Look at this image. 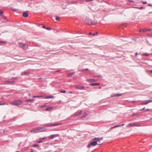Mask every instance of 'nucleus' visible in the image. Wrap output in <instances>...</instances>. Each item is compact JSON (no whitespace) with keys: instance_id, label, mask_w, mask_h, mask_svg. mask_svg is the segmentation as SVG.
Instances as JSON below:
<instances>
[{"instance_id":"nucleus-41","label":"nucleus","mask_w":152,"mask_h":152,"mask_svg":"<svg viewBox=\"0 0 152 152\" xmlns=\"http://www.w3.org/2000/svg\"><path fill=\"white\" fill-rule=\"evenodd\" d=\"M42 142H43V141H42L41 140H40V141H38V142L39 143H40Z\"/></svg>"},{"instance_id":"nucleus-30","label":"nucleus","mask_w":152,"mask_h":152,"mask_svg":"<svg viewBox=\"0 0 152 152\" xmlns=\"http://www.w3.org/2000/svg\"><path fill=\"white\" fill-rule=\"evenodd\" d=\"M46 29L47 30H51V28L50 27H47L46 28Z\"/></svg>"},{"instance_id":"nucleus-20","label":"nucleus","mask_w":152,"mask_h":152,"mask_svg":"<svg viewBox=\"0 0 152 152\" xmlns=\"http://www.w3.org/2000/svg\"><path fill=\"white\" fill-rule=\"evenodd\" d=\"M29 74V73L28 72H22L21 73V75H25L28 74Z\"/></svg>"},{"instance_id":"nucleus-12","label":"nucleus","mask_w":152,"mask_h":152,"mask_svg":"<svg viewBox=\"0 0 152 152\" xmlns=\"http://www.w3.org/2000/svg\"><path fill=\"white\" fill-rule=\"evenodd\" d=\"M54 96H48L44 97L45 99H53Z\"/></svg>"},{"instance_id":"nucleus-38","label":"nucleus","mask_w":152,"mask_h":152,"mask_svg":"<svg viewBox=\"0 0 152 152\" xmlns=\"http://www.w3.org/2000/svg\"><path fill=\"white\" fill-rule=\"evenodd\" d=\"M3 13V11H0V15H1Z\"/></svg>"},{"instance_id":"nucleus-45","label":"nucleus","mask_w":152,"mask_h":152,"mask_svg":"<svg viewBox=\"0 0 152 152\" xmlns=\"http://www.w3.org/2000/svg\"><path fill=\"white\" fill-rule=\"evenodd\" d=\"M117 127L121 126V125H117Z\"/></svg>"},{"instance_id":"nucleus-9","label":"nucleus","mask_w":152,"mask_h":152,"mask_svg":"<svg viewBox=\"0 0 152 152\" xmlns=\"http://www.w3.org/2000/svg\"><path fill=\"white\" fill-rule=\"evenodd\" d=\"M57 135V134L51 135L48 136V138L49 139H52L56 137Z\"/></svg>"},{"instance_id":"nucleus-27","label":"nucleus","mask_w":152,"mask_h":152,"mask_svg":"<svg viewBox=\"0 0 152 152\" xmlns=\"http://www.w3.org/2000/svg\"><path fill=\"white\" fill-rule=\"evenodd\" d=\"M121 94H115V96H121Z\"/></svg>"},{"instance_id":"nucleus-2","label":"nucleus","mask_w":152,"mask_h":152,"mask_svg":"<svg viewBox=\"0 0 152 152\" xmlns=\"http://www.w3.org/2000/svg\"><path fill=\"white\" fill-rule=\"evenodd\" d=\"M140 124L137 123H131L128 124L127 126V127L129 128L133 126H140Z\"/></svg>"},{"instance_id":"nucleus-4","label":"nucleus","mask_w":152,"mask_h":152,"mask_svg":"<svg viewBox=\"0 0 152 152\" xmlns=\"http://www.w3.org/2000/svg\"><path fill=\"white\" fill-rule=\"evenodd\" d=\"M19 45L23 49H25L26 48H27L28 47L27 45L21 42H19Z\"/></svg>"},{"instance_id":"nucleus-24","label":"nucleus","mask_w":152,"mask_h":152,"mask_svg":"<svg viewBox=\"0 0 152 152\" xmlns=\"http://www.w3.org/2000/svg\"><path fill=\"white\" fill-rule=\"evenodd\" d=\"M47 139V137H44L43 138H40L39 139V140H45V139Z\"/></svg>"},{"instance_id":"nucleus-1","label":"nucleus","mask_w":152,"mask_h":152,"mask_svg":"<svg viewBox=\"0 0 152 152\" xmlns=\"http://www.w3.org/2000/svg\"><path fill=\"white\" fill-rule=\"evenodd\" d=\"M92 141L89 143L87 146V147L88 148H90L91 146H95L96 145H102L103 143H97L96 142L95 140H92Z\"/></svg>"},{"instance_id":"nucleus-11","label":"nucleus","mask_w":152,"mask_h":152,"mask_svg":"<svg viewBox=\"0 0 152 152\" xmlns=\"http://www.w3.org/2000/svg\"><path fill=\"white\" fill-rule=\"evenodd\" d=\"M81 113L82 111H80L78 112H76L75 113H74L73 115L74 116L76 117L81 115Z\"/></svg>"},{"instance_id":"nucleus-54","label":"nucleus","mask_w":152,"mask_h":152,"mask_svg":"<svg viewBox=\"0 0 152 152\" xmlns=\"http://www.w3.org/2000/svg\"><path fill=\"white\" fill-rule=\"evenodd\" d=\"M99 89H101V87H99Z\"/></svg>"},{"instance_id":"nucleus-15","label":"nucleus","mask_w":152,"mask_h":152,"mask_svg":"<svg viewBox=\"0 0 152 152\" xmlns=\"http://www.w3.org/2000/svg\"><path fill=\"white\" fill-rule=\"evenodd\" d=\"M86 22L88 24L91 25V24H93V23L91 22V20H88L87 19H86Z\"/></svg>"},{"instance_id":"nucleus-47","label":"nucleus","mask_w":152,"mask_h":152,"mask_svg":"<svg viewBox=\"0 0 152 152\" xmlns=\"http://www.w3.org/2000/svg\"><path fill=\"white\" fill-rule=\"evenodd\" d=\"M120 125H121V126H124V124H121Z\"/></svg>"},{"instance_id":"nucleus-53","label":"nucleus","mask_w":152,"mask_h":152,"mask_svg":"<svg viewBox=\"0 0 152 152\" xmlns=\"http://www.w3.org/2000/svg\"><path fill=\"white\" fill-rule=\"evenodd\" d=\"M84 117H85V116H82V118H83Z\"/></svg>"},{"instance_id":"nucleus-18","label":"nucleus","mask_w":152,"mask_h":152,"mask_svg":"<svg viewBox=\"0 0 152 152\" xmlns=\"http://www.w3.org/2000/svg\"><path fill=\"white\" fill-rule=\"evenodd\" d=\"M13 81H6L4 84H11L13 83Z\"/></svg>"},{"instance_id":"nucleus-33","label":"nucleus","mask_w":152,"mask_h":152,"mask_svg":"<svg viewBox=\"0 0 152 152\" xmlns=\"http://www.w3.org/2000/svg\"><path fill=\"white\" fill-rule=\"evenodd\" d=\"M150 109H146L145 110H144V111L146 112V111H150Z\"/></svg>"},{"instance_id":"nucleus-28","label":"nucleus","mask_w":152,"mask_h":152,"mask_svg":"<svg viewBox=\"0 0 152 152\" xmlns=\"http://www.w3.org/2000/svg\"><path fill=\"white\" fill-rule=\"evenodd\" d=\"M33 147H37L38 146V145L37 144H34L33 145Z\"/></svg>"},{"instance_id":"nucleus-6","label":"nucleus","mask_w":152,"mask_h":152,"mask_svg":"<svg viewBox=\"0 0 152 152\" xmlns=\"http://www.w3.org/2000/svg\"><path fill=\"white\" fill-rule=\"evenodd\" d=\"M151 102H152V100H148L142 102L141 103V104L142 105H145Z\"/></svg>"},{"instance_id":"nucleus-3","label":"nucleus","mask_w":152,"mask_h":152,"mask_svg":"<svg viewBox=\"0 0 152 152\" xmlns=\"http://www.w3.org/2000/svg\"><path fill=\"white\" fill-rule=\"evenodd\" d=\"M19 102L23 103V102L21 100H16L14 102H11L10 104L12 105L18 106L20 104L19 103Z\"/></svg>"},{"instance_id":"nucleus-49","label":"nucleus","mask_w":152,"mask_h":152,"mask_svg":"<svg viewBox=\"0 0 152 152\" xmlns=\"http://www.w3.org/2000/svg\"><path fill=\"white\" fill-rule=\"evenodd\" d=\"M91 34H92V33L91 32L89 33V35H91Z\"/></svg>"},{"instance_id":"nucleus-44","label":"nucleus","mask_w":152,"mask_h":152,"mask_svg":"<svg viewBox=\"0 0 152 152\" xmlns=\"http://www.w3.org/2000/svg\"><path fill=\"white\" fill-rule=\"evenodd\" d=\"M137 54H137V53H135V56H137Z\"/></svg>"},{"instance_id":"nucleus-39","label":"nucleus","mask_w":152,"mask_h":152,"mask_svg":"<svg viewBox=\"0 0 152 152\" xmlns=\"http://www.w3.org/2000/svg\"><path fill=\"white\" fill-rule=\"evenodd\" d=\"M94 0H86V1L88 2L89 1H94Z\"/></svg>"},{"instance_id":"nucleus-55","label":"nucleus","mask_w":152,"mask_h":152,"mask_svg":"<svg viewBox=\"0 0 152 152\" xmlns=\"http://www.w3.org/2000/svg\"><path fill=\"white\" fill-rule=\"evenodd\" d=\"M4 104H2V105H4ZM1 105V104H0V105Z\"/></svg>"},{"instance_id":"nucleus-59","label":"nucleus","mask_w":152,"mask_h":152,"mask_svg":"<svg viewBox=\"0 0 152 152\" xmlns=\"http://www.w3.org/2000/svg\"><path fill=\"white\" fill-rule=\"evenodd\" d=\"M135 8H137V7H134Z\"/></svg>"},{"instance_id":"nucleus-57","label":"nucleus","mask_w":152,"mask_h":152,"mask_svg":"<svg viewBox=\"0 0 152 152\" xmlns=\"http://www.w3.org/2000/svg\"><path fill=\"white\" fill-rule=\"evenodd\" d=\"M19 152V151H16V152Z\"/></svg>"},{"instance_id":"nucleus-19","label":"nucleus","mask_w":152,"mask_h":152,"mask_svg":"<svg viewBox=\"0 0 152 152\" xmlns=\"http://www.w3.org/2000/svg\"><path fill=\"white\" fill-rule=\"evenodd\" d=\"M53 109V107H48V108H46L45 110L46 111H51V110H52Z\"/></svg>"},{"instance_id":"nucleus-58","label":"nucleus","mask_w":152,"mask_h":152,"mask_svg":"<svg viewBox=\"0 0 152 152\" xmlns=\"http://www.w3.org/2000/svg\"><path fill=\"white\" fill-rule=\"evenodd\" d=\"M88 70L87 69H85V70Z\"/></svg>"},{"instance_id":"nucleus-7","label":"nucleus","mask_w":152,"mask_h":152,"mask_svg":"<svg viewBox=\"0 0 152 152\" xmlns=\"http://www.w3.org/2000/svg\"><path fill=\"white\" fill-rule=\"evenodd\" d=\"M103 139V137H101L100 138H94L92 139V140H95L98 143V142H99L100 141L102 140Z\"/></svg>"},{"instance_id":"nucleus-43","label":"nucleus","mask_w":152,"mask_h":152,"mask_svg":"<svg viewBox=\"0 0 152 152\" xmlns=\"http://www.w3.org/2000/svg\"><path fill=\"white\" fill-rule=\"evenodd\" d=\"M148 6H151V7L152 6V5L151 4H148Z\"/></svg>"},{"instance_id":"nucleus-14","label":"nucleus","mask_w":152,"mask_h":152,"mask_svg":"<svg viewBox=\"0 0 152 152\" xmlns=\"http://www.w3.org/2000/svg\"><path fill=\"white\" fill-rule=\"evenodd\" d=\"M90 85L92 86H97L100 85V83H91L90 84Z\"/></svg>"},{"instance_id":"nucleus-46","label":"nucleus","mask_w":152,"mask_h":152,"mask_svg":"<svg viewBox=\"0 0 152 152\" xmlns=\"http://www.w3.org/2000/svg\"><path fill=\"white\" fill-rule=\"evenodd\" d=\"M43 27V28H45V29H46V27H45V26H43V27Z\"/></svg>"},{"instance_id":"nucleus-16","label":"nucleus","mask_w":152,"mask_h":152,"mask_svg":"<svg viewBox=\"0 0 152 152\" xmlns=\"http://www.w3.org/2000/svg\"><path fill=\"white\" fill-rule=\"evenodd\" d=\"M23 16L24 17H27L28 16V13L26 12L23 13Z\"/></svg>"},{"instance_id":"nucleus-35","label":"nucleus","mask_w":152,"mask_h":152,"mask_svg":"<svg viewBox=\"0 0 152 152\" xmlns=\"http://www.w3.org/2000/svg\"><path fill=\"white\" fill-rule=\"evenodd\" d=\"M76 3V2H75L71 1L70 2V3L71 4H73L75 3Z\"/></svg>"},{"instance_id":"nucleus-52","label":"nucleus","mask_w":152,"mask_h":152,"mask_svg":"<svg viewBox=\"0 0 152 152\" xmlns=\"http://www.w3.org/2000/svg\"><path fill=\"white\" fill-rule=\"evenodd\" d=\"M69 93H71V94L72 93V91H70V92H69Z\"/></svg>"},{"instance_id":"nucleus-32","label":"nucleus","mask_w":152,"mask_h":152,"mask_svg":"<svg viewBox=\"0 0 152 152\" xmlns=\"http://www.w3.org/2000/svg\"><path fill=\"white\" fill-rule=\"evenodd\" d=\"M117 127V126L116 125V126H113V127H111L110 129H112L113 128H116V127Z\"/></svg>"},{"instance_id":"nucleus-21","label":"nucleus","mask_w":152,"mask_h":152,"mask_svg":"<svg viewBox=\"0 0 152 152\" xmlns=\"http://www.w3.org/2000/svg\"><path fill=\"white\" fill-rule=\"evenodd\" d=\"M34 101V99H27L26 100V102H33Z\"/></svg>"},{"instance_id":"nucleus-31","label":"nucleus","mask_w":152,"mask_h":152,"mask_svg":"<svg viewBox=\"0 0 152 152\" xmlns=\"http://www.w3.org/2000/svg\"><path fill=\"white\" fill-rule=\"evenodd\" d=\"M117 127V126L116 125V126H113V127H111L110 129H112L113 128H116V127Z\"/></svg>"},{"instance_id":"nucleus-40","label":"nucleus","mask_w":152,"mask_h":152,"mask_svg":"<svg viewBox=\"0 0 152 152\" xmlns=\"http://www.w3.org/2000/svg\"><path fill=\"white\" fill-rule=\"evenodd\" d=\"M143 55L145 56H148L149 55L147 53H144Z\"/></svg>"},{"instance_id":"nucleus-37","label":"nucleus","mask_w":152,"mask_h":152,"mask_svg":"<svg viewBox=\"0 0 152 152\" xmlns=\"http://www.w3.org/2000/svg\"><path fill=\"white\" fill-rule=\"evenodd\" d=\"M146 71L147 72H151L152 73V70H146Z\"/></svg>"},{"instance_id":"nucleus-5","label":"nucleus","mask_w":152,"mask_h":152,"mask_svg":"<svg viewBox=\"0 0 152 152\" xmlns=\"http://www.w3.org/2000/svg\"><path fill=\"white\" fill-rule=\"evenodd\" d=\"M37 129L38 131V133L45 132L46 130V128L43 127L37 128Z\"/></svg>"},{"instance_id":"nucleus-13","label":"nucleus","mask_w":152,"mask_h":152,"mask_svg":"<svg viewBox=\"0 0 152 152\" xmlns=\"http://www.w3.org/2000/svg\"><path fill=\"white\" fill-rule=\"evenodd\" d=\"M86 81L89 82H96V80L95 79H87Z\"/></svg>"},{"instance_id":"nucleus-51","label":"nucleus","mask_w":152,"mask_h":152,"mask_svg":"<svg viewBox=\"0 0 152 152\" xmlns=\"http://www.w3.org/2000/svg\"><path fill=\"white\" fill-rule=\"evenodd\" d=\"M144 108H143L142 109H141V110H140V111H142V110H144Z\"/></svg>"},{"instance_id":"nucleus-48","label":"nucleus","mask_w":152,"mask_h":152,"mask_svg":"<svg viewBox=\"0 0 152 152\" xmlns=\"http://www.w3.org/2000/svg\"><path fill=\"white\" fill-rule=\"evenodd\" d=\"M31 152H34V151L32 149L31 150Z\"/></svg>"},{"instance_id":"nucleus-25","label":"nucleus","mask_w":152,"mask_h":152,"mask_svg":"<svg viewBox=\"0 0 152 152\" xmlns=\"http://www.w3.org/2000/svg\"><path fill=\"white\" fill-rule=\"evenodd\" d=\"M61 93H66V91H59Z\"/></svg>"},{"instance_id":"nucleus-17","label":"nucleus","mask_w":152,"mask_h":152,"mask_svg":"<svg viewBox=\"0 0 152 152\" xmlns=\"http://www.w3.org/2000/svg\"><path fill=\"white\" fill-rule=\"evenodd\" d=\"M60 124H50L49 125H47L46 126H56L58 125H60Z\"/></svg>"},{"instance_id":"nucleus-36","label":"nucleus","mask_w":152,"mask_h":152,"mask_svg":"<svg viewBox=\"0 0 152 152\" xmlns=\"http://www.w3.org/2000/svg\"><path fill=\"white\" fill-rule=\"evenodd\" d=\"M0 43H6V42L5 41H0Z\"/></svg>"},{"instance_id":"nucleus-56","label":"nucleus","mask_w":152,"mask_h":152,"mask_svg":"<svg viewBox=\"0 0 152 152\" xmlns=\"http://www.w3.org/2000/svg\"><path fill=\"white\" fill-rule=\"evenodd\" d=\"M130 1V2H133V1Z\"/></svg>"},{"instance_id":"nucleus-22","label":"nucleus","mask_w":152,"mask_h":152,"mask_svg":"<svg viewBox=\"0 0 152 152\" xmlns=\"http://www.w3.org/2000/svg\"><path fill=\"white\" fill-rule=\"evenodd\" d=\"M75 73V72H72L71 73H70L68 75V76H71L72 75H73Z\"/></svg>"},{"instance_id":"nucleus-23","label":"nucleus","mask_w":152,"mask_h":152,"mask_svg":"<svg viewBox=\"0 0 152 152\" xmlns=\"http://www.w3.org/2000/svg\"><path fill=\"white\" fill-rule=\"evenodd\" d=\"M43 96L42 95L40 96H33V98H36V97H43Z\"/></svg>"},{"instance_id":"nucleus-34","label":"nucleus","mask_w":152,"mask_h":152,"mask_svg":"<svg viewBox=\"0 0 152 152\" xmlns=\"http://www.w3.org/2000/svg\"><path fill=\"white\" fill-rule=\"evenodd\" d=\"M140 32H142V31H146L145 29H143V30H140Z\"/></svg>"},{"instance_id":"nucleus-50","label":"nucleus","mask_w":152,"mask_h":152,"mask_svg":"<svg viewBox=\"0 0 152 152\" xmlns=\"http://www.w3.org/2000/svg\"><path fill=\"white\" fill-rule=\"evenodd\" d=\"M140 9H143V7H140Z\"/></svg>"},{"instance_id":"nucleus-10","label":"nucleus","mask_w":152,"mask_h":152,"mask_svg":"<svg viewBox=\"0 0 152 152\" xmlns=\"http://www.w3.org/2000/svg\"><path fill=\"white\" fill-rule=\"evenodd\" d=\"M30 132L31 133H38L37 128L33 129L31 130L30 131Z\"/></svg>"},{"instance_id":"nucleus-26","label":"nucleus","mask_w":152,"mask_h":152,"mask_svg":"<svg viewBox=\"0 0 152 152\" xmlns=\"http://www.w3.org/2000/svg\"><path fill=\"white\" fill-rule=\"evenodd\" d=\"M60 18L59 17H56V20H58V21H59L60 20Z\"/></svg>"},{"instance_id":"nucleus-8","label":"nucleus","mask_w":152,"mask_h":152,"mask_svg":"<svg viewBox=\"0 0 152 152\" xmlns=\"http://www.w3.org/2000/svg\"><path fill=\"white\" fill-rule=\"evenodd\" d=\"M75 88L77 89H84V87L81 86H77L75 87Z\"/></svg>"},{"instance_id":"nucleus-42","label":"nucleus","mask_w":152,"mask_h":152,"mask_svg":"<svg viewBox=\"0 0 152 152\" xmlns=\"http://www.w3.org/2000/svg\"><path fill=\"white\" fill-rule=\"evenodd\" d=\"M98 34V33L97 32L96 33H94L93 34V35L94 36L96 34Z\"/></svg>"},{"instance_id":"nucleus-29","label":"nucleus","mask_w":152,"mask_h":152,"mask_svg":"<svg viewBox=\"0 0 152 152\" xmlns=\"http://www.w3.org/2000/svg\"><path fill=\"white\" fill-rule=\"evenodd\" d=\"M142 2L143 4H147V2L146 1H142Z\"/></svg>"}]
</instances>
